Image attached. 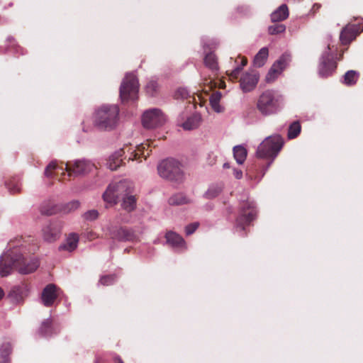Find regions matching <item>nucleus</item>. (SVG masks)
<instances>
[{"instance_id": "f257e3e1", "label": "nucleus", "mask_w": 363, "mask_h": 363, "mask_svg": "<svg viewBox=\"0 0 363 363\" xmlns=\"http://www.w3.org/2000/svg\"><path fill=\"white\" fill-rule=\"evenodd\" d=\"M39 266L38 260L33 257H25L20 250L13 247L6 252L0 258V274L8 276L15 269L21 274H30Z\"/></svg>"}, {"instance_id": "f03ea898", "label": "nucleus", "mask_w": 363, "mask_h": 363, "mask_svg": "<svg viewBox=\"0 0 363 363\" xmlns=\"http://www.w3.org/2000/svg\"><path fill=\"white\" fill-rule=\"evenodd\" d=\"M155 146L156 145H154V141L147 140L146 143L138 145L136 149L133 150L130 147H124L109 157L107 162L108 167L111 170H116L124 163V160L127 159L128 161L138 160L140 156L146 159L152 151L149 148Z\"/></svg>"}, {"instance_id": "7ed1b4c3", "label": "nucleus", "mask_w": 363, "mask_h": 363, "mask_svg": "<svg viewBox=\"0 0 363 363\" xmlns=\"http://www.w3.org/2000/svg\"><path fill=\"white\" fill-rule=\"evenodd\" d=\"M119 108L116 105H104L95 113L94 123L100 129L111 130L118 121Z\"/></svg>"}, {"instance_id": "20e7f679", "label": "nucleus", "mask_w": 363, "mask_h": 363, "mask_svg": "<svg viewBox=\"0 0 363 363\" xmlns=\"http://www.w3.org/2000/svg\"><path fill=\"white\" fill-rule=\"evenodd\" d=\"M281 96L274 90L268 89L258 97L256 108L264 116L276 114L280 109Z\"/></svg>"}, {"instance_id": "39448f33", "label": "nucleus", "mask_w": 363, "mask_h": 363, "mask_svg": "<svg viewBox=\"0 0 363 363\" xmlns=\"http://www.w3.org/2000/svg\"><path fill=\"white\" fill-rule=\"evenodd\" d=\"M283 145V140L279 135L267 137L258 146L256 155L262 159L274 160Z\"/></svg>"}, {"instance_id": "423d86ee", "label": "nucleus", "mask_w": 363, "mask_h": 363, "mask_svg": "<svg viewBox=\"0 0 363 363\" xmlns=\"http://www.w3.org/2000/svg\"><path fill=\"white\" fill-rule=\"evenodd\" d=\"M333 46L329 44L327 47L328 50L325 51L321 56L320 63L318 65V73L322 77H328L332 75L336 68L337 62L336 60H341L343 57L344 50H341V52L337 57V54H334L332 48Z\"/></svg>"}, {"instance_id": "0eeeda50", "label": "nucleus", "mask_w": 363, "mask_h": 363, "mask_svg": "<svg viewBox=\"0 0 363 363\" xmlns=\"http://www.w3.org/2000/svg\"><path fill=\"white\" fill-rule=\"evenodd\" d=\"M157 170L161 177L169 181H180L183 177L181 164L172 158L162 161Z\"/></svg>"}, {"instance_id": "6e6552de", "label": "nucleus", "mask_w": 363, "mask_h": 363, "mask_svg": "<svg viewBox=\"0 0 363 363\" xmlns=\"http://www.w3.org/2000/svg\"><path fill=\"white\" fill-rule=\"evenodd\" d=\"M138 81L133 74H128L123 79L120 87V97L123 102L134 101L138 99Z\"/></svg>"}, {"instance_id": "1a4fd4ad", "label": "nucleus", "mask_w": 363, "mask_h": 363, "mask_svg": "<svg viewBox=\"0 0 363 363\" xmlns=\"http://www.w3.org/2000/svg\"><path fill=\"white\" fill-rule=\"evenodd\" d=\"M291 59L292 57L290 53H283L271 67L267 74L266 75V82L267 83L273 82L279 76V74H281L282 71L289 66L291 62Z\"/></svg>"}, {"instance_id": "9d476101", "label": "nucleus", "mask_w": 363, "mask_h": 363, "mask_svg": "<svg viewBox=\"0 0 363 363\" xmlns=\"http://www.w3.org/2000/svg\"><path fill=\"white\" fill-rule=\"evenodd\" d=\"M257 215V211L252 201H245L241 203L239 216L236 218V225L244 229L245 225L252 221Z\"/></svg>"}, {"instance_id": "9b49d317", "label": "nucleus", "mask_w": 363, "mask_h": 363, "mask_svg": "<svg viewBox=\"0 0 363 363\" xmlns=\"http://www.w3.org/2000/svg\"><path fill=\"white\" fill-rule=\"evenodd\" d=\"M166 118L160 110L153 108L147 111L143 116V125L146 128H155L162 126Z\"/></svg>"}, {"instance_id": "f8f14e48", "label": "nucleus", "mask_w": 363, "mask_h": 363, "mask_svg": "<svg viewBox=\"0 0 363 363\" xmlns=\"http://www.w3.org/2000/svg\"><path fill=\"white\" fill-rule=\"evenodd\" d=\"M69 172H71V162L66 164H58L56 161L51 162L45 168V175L47 177H56L59 180H62V176L65 175L67 173L69 176Z\"/></svg>"}, {"instance_id": "ddd939ff", "label": "nucleus", "mask_w": 363, "mask_h": 363, "mask_svg": "<svg viewBox=\"0 0 363 363\" xmlns=\"http://www.w3.org/2000/svg\"><path fill=\"white\" fill-rule=\"evenodd\" d=\"M127 183L125 182L111 184L103 194L104 201L110 204L116 203L119 195L125 191Z\"/></svg>"}, {"instance_id": "4468645a", "label": "nucleus", "mask_w": 363, "mask_h": 363, "mask_svg": "<svg viewBox=\"0 0 363 363\" xmlns=\"http://www.w3.org/2000/svg\"><path fill=\"white\" fill-rule=\"evenodd\" d=\"M62 223L59 221L50 222L42 229V235L45 241L53 242L58 240L62 232Z\"/></svg>"}, {"instance_id": "2eb2a0df", "label": "nucleus", "mask_w": 363, "mask_h": 363, "mask_svg": "<svg viewBox=\"0 0 363 363\" xmlns=\"http://www.w3.org/2000/svg\"><path fill=\"white\" fill-rule=\"evenodd\" d=\"M111 238L123 242H134L138 240V235L131 229L126 227H121L110 230Z\"/></svg>"}, {"instance_id": "dca6fc26", "label": "nucleus", "mask_w": 363, "mask_h": 363, "mask_svg": "<svg viewBox=\"0 0 363 363\" xmlns=\"http://www.w3.org/2000/svg\"><path fill=\"white\" fill-rule=\"evenodd\" d=\"M360 26L356 24H347L342 30L340 40L343 45H348L361 32Z\"/></svg>"}, {"instance_id": "f3484780", "label": "nucleus", "mask_w": 363, "mask_h": 363, "mask_svg": "<svg viewBox=\"0 0 363 363\" xmlns=\"http://www.w3.org/2000/svg\"><path fill=\"white\" fill-rule=\"evenodd\" d=\"M95 168V165L90 161L82 160L71 162V172H69V177L85 174L90 172Z\"/></svg>"}, {"instance_id": "a211bd4d", "label": "nucleus", "mask_w": 363, "mask_h": 363, "mask_svg": "<svg viewBox=\"0 0 363 363\" xmlns=\"http://www.w3.org/2000/svg\"><path fill=\"white\" fill-rule=\"evenodd\" d=\"M259 74L255 71L245 73L240 79V85L244 92L253 90L259 81Z\"/></svg>"}, {"instance_id": "6ab92c4d", "label": "nucleus", "mask_w": 363, "mask_h": 363, "mask_svg": "<svg viewBox=\"0 0 363 363\" xmlns=\"http://www.w3.org/2000/svg\"><path fill=\"white\" fill-rule=\"evenodd\" d=\"M57 298V287L52 284L47 285L43 290L41 299L45 306H51Z\"/></svg>"}, {"instance_id": "aec40b11", "label": "nucleus", "mask_w": 363, "mask_h": 363, "mask_svg": "<svg viewBox=\"0 0 363 363\" xmlns=\"http://www.w3.org/2000/svg\"><path fill=\"white\" fill-rule=\"evenodd\" d=\"M25 296V287L23 286H15L10 291L8 297L13 303H19L23 300Z\"/></svg>"}, {"instance_id": "412c9836", "label": "nucleus", "mask_w": 363, "mask_h": 363, "mask_svg": "<svg viewBox=\"0 0 363 363\" xmlns=\"http://www.w3.org/2000/svg\"><path fill=\"white\" fill-rule=\"evenodd\" d=\"M288 16V7L286 4H282L271 14V21L272 22H279L286 19Z\"/></svg>"}, {"instance_id": "4be33fe9", "label": "nucleus", "mask_w": 363, "mask_h": 363, "mask_svg": "<svg viewBox=\"0 0 363 363\" xmlns=\"http://www.w3.org/2000/svg\"><path fill=\"white\" fill-rule=\"evenodd\" d=\"M167 243L174 247H183L185 245L184 239L177 233L169 231L166 233Z\"/></svg>"}, {"instance_id": "5701e85b", "label": "nucleus", "mask_w": 363, "mask_h": 363, "mask_svg": "<svg viewBox=\"0 0 363 363\" xmlns=\"http://www.w3.org/2000/svg\"><path fill=\"white\" fill-rule=\"evenodd\" d=\"M79 238L77 234H71L67 239L66 242L60 245V250H67L72 252L74 250L78 244Z\"/></svg>"}, {"instance_id": "b1692460", "label": "nucleus", "mask_w": 363, "mask_h": 363, "mask_svg": "<svg viewBox=\"0 0 363 363\" xmlns=\"http://www.w3.org/2000/svg\"><path fill=\"white\" fill-rule=\"evenodd\" d=\"M269 55V50L267 48H262L259 50L258 53L255 55L254 58L253 63L255 66L257 67H262L268 57Z\"/></svg>"}, {"instance_id": "393cba45", "label": "nucleus", "mask_w": 363, "mask_h": 363, "mask_svg": "<svg viewBox=\"0 0 363 363\" xmlns=\"http://www.w3.org/2000/svg\"><path fill=\"white\" fill-rule=\"evenodd\" d=\"M201 121V118L198 114H194L188 118L187 120L182 124V127L185 130H193L199 127Z\"/></svg>"}, {"instance_id": "a878e982", "label": "nucleus", "mask_w": 363, "mask_h": 363, "mask_svg": "<svg viewBox=\"0 0 363 363\" xmlns=\"http://www.w3.org/2000/svg\"><path fill=\"white\" fill-rule=\"evenodd\" d=\"M204 64L206 67L213 72H216L218 69V60L213 52H209L204 57Z\"/></svg>"}, {"instance_id": "bb28decb", "label": "nucleus", "mask_w": 363, "mask_h": 363, "mask_svg": "<svg viewBox=\"0 0 363 363\" xmlns=\"http://www.w3.org/2000/svg\"><path fill=\"white\" fill-rule=\"evenodd\" d=\"M222 94L220 91H216L213 93L210 97V104L212 108L218 113H220L223 111V108L220 105V101L221 99Z\"/></svg>"}, {"instance_id": "cd10ccee", "label": "nucleus", "mask_w": 363, "mask_h": 363, "mask_svg": "<svg viewBox=\"0 0 363 363\" xmlns=\"http://www.w3.org/2000/svg\"><path fill=\"white\" fill-rule=\"evenodd\" d=\"M137 199L135 196H126L123 198L122 208L128 212L134 211L136 208Z\"/></svg>"}, {"instance_id": "c85d7f7f", "label": "nucleus", "mask_w": 363, "mask_h": 363, "mask_svg": "<svg viewBox=\"0 0 363 363\" xmlns=\"http://www.w3.org/2000/svg\"><path fill=\"white\" fill-rule=\"evenodd\" d=\"M11 352V344L9 342L3 343L0 347V363H8Z\"/></svg>"}, {"instance_id": "c756f323", "label": "nucleus", "mask_w": 363, "mask_h": 363, "mask_svg": "<svg viewBox=\"0 0 363 363\" xmlns=\"http://www.w3.org/2000/svg\"><path fill=\"white\" fill-rule=\"evenodd\" d=\"M233 155L235 160L240 164H242L247 157V150L242 146H235L233 148Z\"/></svg>"}, {"instance_id": "7c9ffc66", "label": "nucleus", "mask_w": 363, "mask_h": 363, "mask_svg": "<svg viewBox=\"0 0 363 363\" xmlns=\"http://www.w3.org/2000/svg\"><path fill=\"white\" fill-rule=\"evenodd\" d=\"M359 74L354 70L347 71L344 75V83L347 86H352L357 83Z\"/></svg>"}, {"instance_id": "2f4dec72", "label": "nucleus", "mask_w": 363, "mask_h": 363, "mask_svg": "<svg viewBox=\"0 0 363 363\" xmlns=\"http://www.w3.org/2000/svg\"><path fill=\"white\" fill-rule=\"evenodd\" d=\"M301 126L298 121H294L293 122L288 130V138L289 139H294L296 138L301 133Z\"/></svg>"}, {"instance_id": "473e14b6", "label": "nucleus", "mask_w": 363, "mask_h": 363, "mask_svg": "<svg viewBox=\"0 0 363 363\" xmlns=\"http://www.w3.org/2000/svg\"><path fill=\"white\" fill-rule=\"evenodd\" d=\"M223 190L222 184H215L211 186L206 192L205 196L207 199H213L218 196Z\"/></svg>"}, {"instance_id": "72a5a7b5", "label": "nucleus", "mask_w": 363, "mask_h": 363, "mask_svg": "<svg viewBox=\"0 0 363 363\" xmlns=\"http://www.w3.org/2000/svg\"><path fill=\"white\" fill-rule=\"evenodd\" d=\"M6 186L11 194H16L20 192L21 186L19 182L17 179L13 178L6 182Z\"/></svg>"}, {"instance_id": "f704fd0d", "label": "nucleus", "mask_w": 363, "mask_h": 363, "mask_svg": "<svg viewBox=\"0 0 363 363\" xmlns=\"http://www.w3.org/2000/svg\"><path fill=\"white\" fill-rule=\"evenodd\" d=\"M188 203V199L182 194H177L169 199L170 205H181Z\"/></svg>"}, {"instance_id": "c9c22d12", "label": "nucleus", "mask_w": 363, "mask_h": 363, "mask_svg": "<svg viewBox=\"0 0 363 363\" xmlns=\"http://www.w3.org/2000/svg\"><path fill=\"white\" fill-rule=\"evenodd\" d=\"M40 212L43 215L51 216L57 212V208L50 203L43 204L40 207Z\"/></svg>"}, {"instance_id": "e433bc0d", "label": "nucleus", "mask_w": 363, "mask_h": 363, "mask_svg": "<svg viewBox=\"0 0 363 363\" xmlns=\"http://www.w3.org/2000/svg\"><path fill=\"white\" fill-rule=\"evenodd\" d=\"M40 332L42 335L47 336L51 334L52 333V321L51 320L47 319L43 322Z\"/></svg>"}, {"instance_id": "4c0bfd02", "label": "nucleus", "mask_w": 363, "mask_h": 363, "mask_svg": "<svg viewBox=\"0 0 363 363\" xmlns=\"http://www.w3.org/2000/svg\"><path fill=\"white\" fill-rule=\"evenodd\" d=\"M286 26L283 24H274L268 28V32L270 35H276L284 32Z\"/></svg>"}, {"instance_id": "58836bf2", "label": "nucleus", "mask_w": 363, "mask_h": 363, "mask_svg": "<svg viewBox=\"0 0 363 363\" xmlns=\"http://www.w3.org/2000/svg\"><path fill=\"white\" fill-rule=\"evenodd\" d=\"M116 277L114 274L102 276L99 283L103 286H109L114 283Z\"/></svg>"}, {"instance_id": "ea45409f", "label": "nucleus", "mask_w": 363, "mask_h": 363, "mask_svg": "<svg viewBox=\"0 0 363 363\" xmlns=\"http://www.w3.org/2000/svg\"><path fill=\"white\" fill-rule=\"evenodd\" d=\"M84 218L86 220H94L98 218L99 213L96 210H89L84 213L83 216Z\"/></svg>"}, {"instance_id": "a19ab883", "label": "nucleus", "mask_w": 363, "mask_h": 363, "mask_svg": "<svg viewBox=\"0 0 363 363\" xmlns=\"http://www.w3.org/2000/svg\"><path fill=\"white\" fill-rule=\"evenodd\" d=\"M145 89L147 94L153 95L158 89L157 83L155 81H150L147 84Z\"/></svg>"}, {"instance_id": "79ce46f5", "label": "nucleus", "mask_w": 363, "mask_h": 363, "mask_svg": "<svg viewBox=\"0 0 363 363\" xmlns=\"http://www.w3.org/2000/svg\"><path fill=\"white\" fill-rule=\"evenodd\" d=\"M79 207V201H73L72 202L68 203L65 206V207L64 208V211L65 213H69V212H71L72 211H74V210L77 209Z\"/></svg>"}, {"instance_id": "37998d69", "label": "nucleus", "mask_w": 363, "mask_h": 363, "mask_svg": "<svg viewBox=\"0 0 363 363\" xmlns=\"http://www.w3.org/2000/svg\"><path fill=\"white\" fill-rule=\"evenodd\" d=\"M199 227V223H193L186 226L185 230L187 235L194 233Z\"/></svg>"}, {"instance_id": "c03bdc74", "label": "nucleus", "mask_w": 363, "mask_h": 363, "mask_svg": "<svg viewBox=\"0 0 363 363\" xmlns=\"http://www.w3.org/2000/svg\"><path fill=\"white\" fill-rule=\"evenodd\" d=\"M241 70H242V67H237L235 69H234L229 74L230 79H238L240 74Z\"/></svg>"}, {"instance_id": "a18cd8bd", "label": "nucleus", "mask_w": 363, "mask_h": 363, "mask_svg": "<svg viewBox=\"0 0 363 363\" xmlns=\"http://www.w3.org/2000/svg\"><path fill=\"white\" fill-rule=\"evenodd\" d=\"M188 96V92L184 89H179L176 92V97L178 98L179 96H181L182 98L184 99L186 98Z\"/></svg>"}, {"instance_id": "49530a36", "label": "nucleus", "mask_w": 363, "mask_h": 363, "mask_svg": "<svg viewBox=\"0 0 363 363\" xmlns=\"http://www.w3.org/2000/svg\"><path fill=\"white\" fill-rule=\"evenodd\" d=\"M234 176L236 179H241L242 177V172L241 170L235 169Z\"/></svg>"}, {"instance_id": "de8ad7c7", "label": "nucleus", "mask_w": 363, "mask_h": 363, "mask_svg": "<svg viewBox=\"0 0 363 363\" xmlns=\"http://www.w3.org/2000/svg\"><path fill=\"white\" fill-rule=\"evenodd\" d=\"M247 63V60L246 57H242V61H241V67H245Z\"/></svg>"}, {"instance_id": "09e8293b", "label": "nucleus", "mask_w": 363, "mask_h": 363, "mask_svg": "<svg viewBox=\"0 0 363 363\" xmlns=\"http://www.w3.org/2000/svg\"><path fill=\"white\" fill-rule=\"evenodd\" d=\"M320 8V5L315 4L312 8L313 12H316Z\"/></svg>"}, {"instance_id": "8fccbe9b", "label": "nucleus", "mask_w": 363, "mask_h": 363, "mask_svg": "<svg viewBox=\"0 0 363 363\" xmlns=\"http://www.w3.org/2000/svg\"><path fill=\"white\" fill-rule=\"evenodd\" d=\"M233 212V208L230 206L226 207V213L230 214Z\"/></svg>"}, {"instance_id": "3c124183", "label": "nucleus", "mask_w": 363, "mask_h": 363, "mask_svg": "<svg viewBox=\"0 0 363 363\" xmlns=\"http://www.w3.org/2000/svg\"><path fill=\"white\" fill-rule=\"evenodd\" d=\"M4 290L0 287V300L4 297Z\"/></svg>"}, {"instance_id": "603ef678", "label": "nucleus", "mask_w": 363, "mask_h": 363, "mask_svg": "<svg viewBox=\"0 0 363 363\" xmlns=\"http://www.w3.org/2000/svg\"><path fill=\"white\" fill-rule=\"evenodd\" d=\"M223 167H224V168H229V164H228V163H225V164H223Z\"/></svg>"}, {"instance_id": "864d4df0", "label": "nucleus", "mask_w": 363, "mask_h": 363, "mask_svg": "<svg viewBox=\"0 0 363 363\" xmlns=\"http://www.w3.org/2000/svg\"><path fill=\"white\" fill-rule=\"evenodd\" d=\"M118 363H123L121 359L118 360Z\"/></svg>"}]
</instances>
